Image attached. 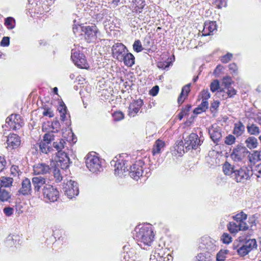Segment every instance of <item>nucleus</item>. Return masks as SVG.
Returning <instances> with one entry per match:
<instances>
[{"instance_id": "nucleus-1", "label": "nucleus", "mask_w": 261, "mask_h": 261, "mask_svg": "<svg viewBox=\"0 0 261 261\" xmlns=\"http://www.w3.org/2000/svg\"><path fill=\"white\" fill-rule=\"evenodd\" d=\"M135 239L138 245L145 249L151 245L154 237L152 227L151 225L146 224L140 228L136 227Z\"/></svg>"}, {"instance_id": "nucleus-2", "label": "nucleus", "mask_w": 261, "mask_h": 261, "mask_svg": "<svg viewBox=\"0 0 261 261\" xmlns=\"http://www.w3.org/2000/svg\"><path fill=\"white\" fill-rule=\"evenodd\" d=\"M132 163V156L125 153L116 156L111 162V165L114 167L115 175L119 176H122L128 171V167Z\"/></svg>"}, {"instance_id": "nucleus-3", "label": "nucleus", "mask_w": 261, "mask_h": 261, "mask_svg": "<svg viewBox=\"0 0 261 261\" xmlns=\"http://www.w3.org/2000/svg\"><path fill=\"white\" fill-rule=\"evenodd\" d=\"M65 144L66 141L64 139H60L53 143V147L58 151L57 156L58 160L56 161L57 165L62 170L68 168L70 164L68 156L65 151H62V149L65 148Z\"/></svg>"}, {"instance_id": "nucleus-4", "label": "nucleus", "mask_w": 261, "mask_h": 261, "mask_svg": "<svg viewBox=\"0 0 261 261\" xmlns=\"http://www.w3.org/2000/svg\"><path fill=\"white\" fill-rule=\"evenodd\" d=\"M86 165L89 170L94 173H97L103 170L102 160L95 152L90 153L87 155Z\"/></svg>"}, {"instance_id": "nucleus-5", "label": "nucleus", "mask_w": 261, "mask_h": 261, "mask_svg": "<svg viewBox=\"0 0 261 261\" xmlns=\"http://www.w3.org/2000/svg\"><path fill=\"white\" fill-rule=\"evenodd\" d=\"M232 80L230 77L226 76L223 77L221 86L220 90L218 91V96H222L223 99H226L228 97H231L236 94V90L231 85Z\"/></svg>"}, {"instance_id": "nucleus-6", "label": "nucleus", "mask_w": 261, "mask_h": 261, "mask_svg": "<svg viewBox=\"0 0 261 261\" xmlns=\"http://www.w3.org/2000/svg\"><path fill=\"white\" fill-rule=\"evenodd\" d=\"M81 28L82 31L84 34L85 39L87 42H95L98 37L100 36V33L95 24L83 25Z\"/></svg>"}, {"instance_id": "nucleus-7", "label": "nucleus", "mask_w": 261, "mask_h": 261, "mask_svg": "<svg viewBox=\"0 0 261 261\" xmlns=\"http://www.w3.org/2000/svg\"><path fill=\"white\" fill-rule=\"evenodd\" d=\"M42 195L44 200L46 202H55L59 197L58 190L50 185H45L43 186Z\"/></svg>"}, {"instance_id": "nucleus-8", "label": "nucleus", "mask_w": 261, "mask_h": 261, "mask_svg": "<svg viewBox=\"0 0 261 261\" xmlns=\"http://www.w3.org/2000/svg\"><path fill=\"white\" fill-rule=\"evenodd\" d=\"M80 48L81 47L79 46L77 48H72L71 58L74 64L77 67L81 68H87L88 66L87 60L85 59V55L80 53Z\"/></svg>"}, {"instance_id": "nucleus-9", "label": "nucleus", "mask_w": 261, "mask_h": 261, "mask_svg": "<svg viewBox=\"0 0 261 261\" xmlns=\"http://www.w3.org/2000/svg\"><path fill=\"white\" fill-rule=\"evenodd\" d=\"M144 162L141 160L136 161L132 165L130 164L128 171L130 176L136 180H138L143 173Z\"/></svg>"}, {"instance_id": "nucleus-10", "label": "nucleus", "mask_w": 261, "mask_h": 261, "mask_svg": "<svg viewBox=\"0 0 261 261\" xmlns=\"http://www.w3.org/2000/svg\"><path fill=\"white\" fill-rule=\"evenodd\" d=\"M63 190L65 194L69 199H72L79 193L77 182L71 179L64 184Z\"/></svg>"}, {"instance_id": "nucleus-11", "label": "nucleus", "mask_w": 261, "mask_h": 261, "mask_svg": "<svg viewBox=\"0 0 261 261\" xmlns=\"http://www.w3.org/2000/svg\"><path fill=\"white\" fill-rule=\"evenodd\" d=\"M256 246V242L255 239H248L241 244L237 249V252L240 256H244Z\"/></svg>"}, {"instance_id": "nucleus-12", "label": "nucleus", "mask_w": 261, "mask_h": 261, "mask_svg": "<svg viewBox=\"0 0 261 261\" xmlns=\"http://www.w3.org/2000/svg\"><path fill=\"white\" fill-rule=\"evenodd\" d=\"M54 140V135L52 133H46L43 140L39 143L40 150L43 153L47 154L51 150V142Z\"/></svg>"}, {"instance_id": "nucleus-13", "label": "nucleus", "mask_w": 261, "mask_h": 261, "mask_svg": "<svg viewBox=\"0 0 261 261\" xmlns=\"http://www.w3.org/2000/svg\"><path fill=\"white\" fill-rule=\"evenodd\" d=\"M184 145L187 150L196 149L200 145L201 140L195 133H192L184 139Z\"/></svg>"}, {"instance_id": "nucleus-14", "label": "nucleus", "mask_w": 261, "mask_h": 261, "mask_svg": "<svg viewBox=\"0 0 261 261\" xmlns=\"http://www.w3.org/2000/svg\"><path fill=\"white\" fill-rule=\"evenodd\" d=\"M6 123L10 128L16 130L19 129L23 124V121L20 116L18 114H12L7 118Z\"/></svg>"}, {"instance_id": "nucleus-15", "label": "nucleus", "mask_w": 261, "mask_h": 261, "mask_svg": "<svg viewBox=\"0 0 261 261\" xmlns=\"http://www.w3.org/2000/svg\"><path fill=\"white\" fill-rule=\"evenodd\" d=\"M249 152L246 147L238 145L233 148L230 154L231 158L235 162L241 161Z\"/></svg>"}, {"instance_id": "nucleus-16", "label": "nucleus", "mask_w": 261, "mask_h": 261, "mask_svg": "<svg viewBox=\"0 0 261 261\" xmlns=\"http://www.w3.org/2000/svg\"><path fill=\"white\" fill-rule=\"evenodd\" d=\"M112 55L114 58L122 61V57L127 51L126 46L121 43L114 44L112 48Z\"/></svg>"}, {"instance_id": "nucleus-17", "label": "nucleus", "mask_w": 261, "mask_h": 261, "mask_svg": "<svg viewBox=\"0 0 261 261\" xmlns=\"http://www.w3.org/2000/svg\"><path fill=\"white\" fill-rule=\"evenodd\" d=\"M200 247L208 251H213L216 249V241L208 236H204L201 238Z\"/></svg>"}, {"instance_id": "nucleus-18", "label": "nucleus", "mask_w": 261, "mask_h": 261, "mask_svg": "<svg viewBox=\"0 0 261 261\" xmlns=\"http://www.w3.org/2000/svg\"><path fill=\"white\" fill-rule=\"evenodd\" d=\"M51 168L45 163H38L33 166V173L35 175H46L49 174Z\"/></svg>"}, {"instance_id": "nucleus-19", "label": "nucleus", "mask_w": 261, "mask_h": 261, "mask_svg": "<svg viewBox=\"0 0 261 261\" xmlns=\"http://www.w3.org/2000/svg\"><path fill=\"white\" fill-rule=\"evenodd\" d=\"M249 170H248L247 168L236 169L234 173L232 174V178H233L238 182H243L249 178Z\"/></svg>"}, {"instance_id": "nucleus-20", "label": "nucleus", "mask_w": 261, "mask_h": 261, "mask_svg": "<svg viewBox=\"0 0 261 261\" xmlns=\"http://www.w3.org/2000/svg\"><path fill=\"white\" fill-rule=\"evenodd\" d=\"M143 105V101L138 99L132 101L128 107V115L130 117H134L139 112L141 108Z\"/></svg>"}, {"instance_id": "nucleus-21", "label": "nucleus", "mask_w": 261, "mask_h": 261, "mask_svg": "<svg viewBox=\"0 0 261 261\" xmlns=\"http://www.w3.org/2000/svg\"><path fill=\"white\" fill-rule=\"evenodd\" d=\"M211 139L215 143H218L222 137L221 129L217 125H212L208 129Z\"/></svg>"}, {"instance_id": "nucleus-22", "label": "nucleus", "mask_w": 261, "mask_h": 261, "mask_svg": "<svg viewBox=\"0 0 261 261\" xmlns=\"http://www.w3.org/2000/svg\"><path fill=\"white\" fill-rule=\"evenodd\" d=\"M228 229L231 233L236 234L238 231L245 230L248 228L246 223L240 224L236 222H230L227 225Z\"/></svg>"}, {"instance_id": "nucleus-23", "label": "nucleus", "mask_w": 261, "mask_h": 261, "mask_svg": "<svg viewBox=\"0 0 261 261\" xmlns=\"http://www.w3.org/2000/svg\"><path fill=\"white\" fill-rule=\"evenodd\" d=\"M20 137L16 134H10L7 140V147L14 149L17 148L20 145Z\"/></svg>"}, {"instance_id": "nucleus-24", "label": "nucleus", "mask_w": 261, "mask_h": 261, "mask_svg": "<svg viewBox=\"0 0 261 261\" xmlns=\"http://www.w3.org/2000/svg\"><path fill=\"white\" fill-rule=\"evenodd\" d=\"M46 179L42 176H35L32 179V182L35 192H39L41 188L46 184Z\"/></svg>"}, {"instance_id": "nucleus-25", "label": "nucleus", "mask_w": 261, "mask_h": 261, "mask_svg": "<svg viewBox=\"0 0 261 261\" xmlns=\"http://www.w3.org/2000/svg\"><path fill=\"white\" fill-rule=\"evenodd\" d=\"M217 30V24L215 21H205L202 32V36L211 35V33Z\"/></svg>"}, {"instance_id": "nucleus-26", "label": "nucleus", "mask_w": 261, "mask_h": 261, "mask_svg": "<svg viewBox=\"0 0 261 261\" xmlns=\"http://www.w3.org/2000/svg\"><path fill=\"white\" fill-rule=\"evenodd\" d=\"M32 192L31 182L30 180L25 178L23 180L21 183V187L19 190V192L23 195L30 194Z\"/></svg>"}, {"instance_id": "nucleus-27", "label": "nucleus", "mask_w": 261, "mask_h": 261, "mask_svg": "<svg viewBox=\"0 0 261 261\" xmlns=\"http://www.w3.org/2000/svg\"><path fill=\"white\" fill-rule=\"evenodd\" d=\"M165 147V143L164 141L161 139L156 140L152 149L153 155L160 154L164 150Z\"/></svg>"}, {"instance_id": "nucleus-28", "label": "nucleus", "mask_w": 261, "mask_h": 261, "mask_svg": "<svg viewBox=\"0 0 261 261\" xmlns=\"http://www.w3.org/2000/svg\"><path fill=\"white\" fill-rule=\"evenodd\" d=\"M245 131V126L243 123L239 121L234 124L232 133L236 137L242 136Z\"/></svg>"}, {"instance_id": "nucleus-29", "label": "nucleus", "mask_w": 261, "mask_h": 261, "mask_svg": "<svg viewBox=\"0 0 261 261\" xmlns=\"http://www.w3.org/2000/svg\"><path fill=\"white\" fill-rule=\"evenodd\" d=\"M145 6V1L143 0H135L132 5L133 12L141 13L143 9Z\"/></svg>"}, {"instance_id": "nucleus-30", "label": "nucleus", "mask_w": 261, "mask_h": 261, "mask_svg": "<svg viewBox=\"0 0 261 261\" xmlns=\"http://www.w3.org/2000/svg\"><path fill=\"white\" fill-rule=\"evenodd\" d=\"M245 143L246 147L250 149L256 148L258 145L257 139L253 136L247 138L245 141Z\"/></svg>"}, {"instance_id": "nucleus-31", "label": "nucleus", "mask_w": 261, "mask_h": 261, "mask_svg": "<svg viewBox=\"0 0 261 261\" xmlns=\"http://www.w3.org/2000/svg\"><path fill=\"white\" fill-rule=\"evenodd\" d=\"M122 58V61H123L124 64L128 67L132 66L135 63V57L131 53H126Z\"/></svg>"}, {"instance_id": "nucleus-32", "label": "nucleus", "mask_w": 261, "mask_h": 261, "mask_svg": "<svg viewBox=\"0 0 261 261\" xmlns=\"http://www.w3.org/2000/svg\"><path fill=\"white\" fill-rule=\"evenodd\" d=\"M191 84H189L186 86H185L181 90V93L179 96L178 98V102L179 103H182L184 100L186 99V97L188 96V93H189L190 89Z\"/></svg>"}, {"instance_id": "nucleus-33", "label": "nucleus", "mask_w": 261, "mask_h": 261, "mask_svg": "<svg viewBox=\"0 0 261 261\" xmlns=\"http://www.w3.org/2000/svg\"><path fill=\"white\" fill-rule=\"evenodd\" d=\"M162 253L163 251L161 249L154 250L150 255V261H164Z\"/></svg>"}, {"instance_id": "nucleus-34", "label": "nucleus", "mask_w": 261, "mask_h": 261, "mask_svg": "<svg viewBox=\"0 0 261 261\" xmlns=\"http://www.w3.org/2000/svg\"><path fill=\"white\" fill-rule=\"evenodd\" d=\"M11 194L8 191L1 188L0 186V201L2 202H10Z\"/></svg>"}, {"instance_id": "nucleus-35", "label": "nucleus", "mask_w": 261, "mask_h": 261, "mask_svg": "<svg viewBox=\"0 0 261 261\" xmlns=\"http://www.w3.org/2000/svg\"><path fill=\"white\" fill-rule=\"evenodd\" d=\"M13 182V179L10 177L2 176L0 178V186L1 188L3 187H10Z\"/></svg>"}, {"instance_id": "nucleus-36", "label": "nucleus", "mask_w": 261, "mask_h": 261, "mask_svg": "<svg viewBox=\"0 0 261 261\" xmlns=\"http://www.w3.org/2000/svg\"><path fill=\"white\" fill-rule=\"evenodd\" d=\"M208 103L207 100H202L201 104L194 110V113L199 114L202 112L205 111L207 109Z\"/></svg>"}, {"instance_id": "nucleus-37", "label": "nucleus", "mask_w": 261, "mask_h": 261, "mask_svg": "<svg viewBox=\"0 0 261 261\" xmlns=\"http://www.w3.org/2000/svg\"><path fill=\"white\" fill-rule=\"evenodd\" d=\"M223 170L225 174L230 175L232 177V174L234 173L236 171L233 167L227 162L225 163L223 165Z\"/></svg>"}, {"instance_id": "nucleus-38", "label": "nucleus", "mask_w": 261, "mask_h": 261, "mask_svg": "<svg viewBox=\"0 0 261 261\" xmlns=\"http://www.w3.org/2000/svg\"><path fill=\"white\" fill-rule=\"evenodd\" d=\"M247 129L248 133L251 135L257 136L260 133L259 127L254 124L248 125Z\"/></svg>"}, {"instance_id": "nucleus-39", "label": "nucleus", "mask_w": 261, "mask_h": 261, "mask_svg": "<svg viewBox=\"0 0 261 261\" xmlns=\"http://www.w3.org/2000/svg\"><path fill=\"white\" fill-rule=\"evenodd\" d=\"M233 218L235 222L238 223H246L244 221H245L247 219V215L244 212H242L233 216Z\"/></svg>"}, {"instance_id": "nucleus-40", "label": "nucleus", "mask_w": 261, "mask_h": 261, "mask_svg": "<svg viewBox=\"0 0 261 261\" xmlns=\"http://www.w3.org/2000/svg\"><path fill=\"white\" fill-rule=\"evenodd\" d=\"M5 25L9 30H12L15 27V20L12 17H9L5 19Z\"/></svg>"}, {"instance_id": "nucleus-41", "label": "nucleus", "mask_w": 261, "mask_h": 261, "mask_svg": "<svg viewBox=\"0 0 261 261\" xmlns=\"http://www.w3.org/2000/svg\"><path fill=\"white\" fill-rule=\"evenodd\" d=\"M249 161L251 163H255V162L261 160L259 151H254L252 153L250 154L248 156Z\"/></svg>"}, {"instance_id": "nucleus-42", "label": "nucleus", "mask_w": 261, "mask_h": 261, "mask_svg": "<svg viewBox=\"0 0 261 261\" xmlns=\"http://www.w3.org/2000/svg\"><path fill=\"white\" fill-rule=\"evenodd\" d=\"M221 88V85H220L218 80H216L212 82L210 85V89L212 92H215L220 90ZM218 94V93H217Z\"/></svg>"}, {"instance_id": "nucleus-43", "label": "nucleus", "mask_w": 261, "mask_h": 261, "mask_svg": "<svg viewBox=\"0 0 261 261\" xmlns=\"http://www.w3.org/2000/svg\"><path fill=\"white\" fill-rule=\"evenodd\" d=\"M228 251L227 250H221L217 254L216 259L217 261H224Z\"/></svg>"}, {"instance_id": "nucleus-44", "label": "nucleus", "mask_w": 261, "mask_h": 261, "mask_svg": "<svg viewBox=\"0 0 261 261\" xmlns=\"http://www.w3.org/2000/svg\"><path fill=\"white\" fill-rule=\"evenodd\" d=\"M196 261H212V258L209 253L206 254L203 253H200L196 256Z\"/></svg>"}, {"instance_id": "nucleus-45", "label": "nucleus", "mask_w": 261, "mask_h": 261, "mask_svg": "<svg viewBox=\"0 0 261 261\" xmlns=\"http://www.w3.org/2000/svg\"><path fill=\"white\" fill-rule=\"evenodd\" d=\"M252 174L255 175L257 178H261V164H257L252 167Z\"/></svg>"}, {"instance_id": "nucleus-46", "label": "nucleus", "mask_w": 261, "mask_h": 261, "mask_svg": "<svg viewBox=\"0 0 261 261\" xmlns=\"http://www.w3.org/2000/svg\"><path fill=\"white\" fill-rule=\"evenodd\" d=\"M226 3L227 0H213V4L219 9L226 7Z\"/></svg>"}, {"instance_id": "nucleus-47", "label": "nucleus", "mask_w": 261, "mask_h": 261, "mask_svg": "<svg viewBox=\"0 0 261 261\" xmlns=\"http://www.w3.org/2000/svg\"><path fill=\"white\" fill-rule=\"evenodd\" d=\"M61 172V170L57 168H55L54 170V175L57 182H60L62 180L63 177Z\"/></svg>"}, {"instance_id": "nucleus-48", "label": "nucleus", "mask_w": 261, "mask_h": 261, "mask_svg": "<svg viewBox=\"0 0 261 261\" xmlns=\"http://www.w3.org/2000/svg\"><path fill=\"white\" fill-rule=\"evenodd\" d=\"M133 49L137 53H139L143 50V47L141 41L139 40H136L133 44Z\"/></svg>"}, {"instance_id": "nucleus-49", "label": "nucleus", "mask_w": 261, "mask_h": 261, "mask_svg": "<svg viewBox=\"0 0 261 261\" xmlns=\"http://www.w3.org/2000/svg\"><path fill=\"white\" fill-rule=\"evenodd\" d=\"M172 64L170 61H161L157 63V66L158 68L166 69L168 68Z\"/></svg>"}, {"instance_id": "nucleus-50", "label": "nucleus", "mask_w": 261, "mask_h": 261, "mask_svg": "<svg viewBox=\"0 0 261 261\" xmlns=\"http://www.w3.org/2000/svg\"><path fill=\"white\" fill-rule=\"evenodd\" d=\"M232 57V54L228 53L221 58V61L223 63H227L231 60Z\"/></svg>"}, {"instance_id": "nucleus-51", "label": "nucleus", "mask_w": 261, "mask_h": 261, "mask_svg": "<svg viewBox=\"0 0 261 261\" xmlns=\"http://www.w3.org/2000/svg\"><path fill=\"white\" fill-rule=\"evenodd\" d=\"M113 117L115 121H118L122 120L124 118V114L122 112L118 111L115 112L113 114Z\"/></svg>"}, {"instance_id": "nucleus-52", "label": "nucleus", "mask_w": 261, "mask_h": 261, "mask_svg": "<svg viewBox=\"0 0 261 261\" xmlns=\"http://www.w3.org/2000/svg\"><path fill=\"white\" fill-rule=\"evenodd\" d=\"M236 138L234 136L229 135L225 138V143L227 145H230L235 143Z\"/></svg>"}, {"instance_id": "nucleus-53", "label": "nucleus", "mask_w": 261, "mask_h": 261, "mask_svg": "<svg viewBox=\"0 0 261 261\" xmlns=\"http://www.w3.org/2000/svg\"><path fill=\"white\" fill-rule=\"evenodd\" d=\"M10 171L11 174L14 176L18 175L19 174V172H20L18 166L16 165H12L11 167Z\"/></svg>"}, {"instance_id": "nucleus-54", "label": "nucleus", "mask_w": 261, "mask_h": 261, "mask_svg": "<svg viewBox=\"0 0 261 261\" xmlns=\"http://www.w3.org/2000/svg\"><path fill=\"white\" fill-rule=\"evenodd\" d=\"M229 70L230 72L234 74H237L238 73V68L237 65L236 63H231L228 66Z\"/></svg>"}, {"instance_id": "nucleus-55", "label": "nucleus", "mask_w": 261, "mask_h": 261, "mask_svg": "<svg viewBox=\"0 0 261 261\" xmlns=\"http://www.w3.org/2000/svg\"><path fill=\"white\" fill-rule=\"evenodd\" d=\"M138 19L143 23H146L149 20V17L148 15H145V13H139Z\"/></svg>"}, {"instance_id": "nucleus-56", "label": "nucleus", "mask_w": 261, "mask_h": 261, "mask_svg": "<svg viewBox=\"0 0 261 261\" xmlns=\"http://www.w3.org/2000/svg\"><path fill=\"white\" fill-rule=\"evenodd\" d=\"M3 212L7 217H10L13 214L14 209L11 207H6L3 210Z\"/></svg>"}, {"instance_id": "nucleus-57", "label": "nucleus", "mask_w": 261, "mask_h": 261, "mask_svg": "<svg viewBox=\"0 0 261 261\" xmlns=\"http://www.w3.org/2000/svg\"><path fill=\"white\" fill-rule=\"evenodd\" d=\"M231 237L229 234L224 233L222 236V240L223 242L225 244H229L231 242Z\"/></svg>"}, {"instance_id": "nucleus-58", "label": "nucleus", "mask_w": 261, "mask_h": 261, "mask_svg": "<svg viewBox=\"0 0 261 261\" xmlns=\"http://www.w3.org/2000/svg\"><path fill=\"white\" fill-rule=\"evenodd\" d=\"M200 95L202 100H207L210 97V93L208 90H202V91L201 92Z\"/></svg>"}, {"instance_id": "nucleus-59", "label": "nucleus", "mask_w": 261, "mask_h": 261, "mask_svg": "<svg viewBox=\"0 0 261 261\" xmlns=\"http://www.w3.org/2000/svg\"><path fill=\"white\" fill-rule=\"evenodd\" d=\"M259 215L258 214H255L251 216L249 218V222L253 225H255L256 221L258 218Z\"/></svg>"}, {"instance_id": "nucleus-60", "label": "nucleus", "mask_w": 261, "mask_h": 261, "mask_svg": "<svg viewBox=\"0 0 261 261\" xmlns=\"http://www.w3.org/2000/svg\"><path fill=\"white\" fill-rule=\"evenodd\" d=\"M42 114L44 116H48L49 117H52L54 115V113L51 110L48 108H45Z\"/></svg>"}, {"instance_id": "nucleus-61", "label": "nucleus", "mask_w": 261, "mask_h": 261, "mask_svg": "<svg viewBox=\"0 0 261 261\" xmlns=\"http://www.w3.org/2000/svg\"><path fill=\"white\" fill-rule=\"evenodd\" d=\"M61 119L64 121L66 119V108L65 107L60 110Z\"/></svg>"}, {"instance_id": "nucleus-62", "label": "nucleus", "mask_w": 261, "mask_h": 261, "mask_svg": "<svg viewBox=\"0 0 261 261\" xmlns=\"http://www.w3.org/2000/svg\"><path fill=\"white\" fill-rule=\"evenodd\" d=\"M10 43V38L9 37H4L1 42V45L2 46H8Z\"/></svg>"}, {"instance_id": "nucleus-63", "label": "nucleus", "mask_w": 261, "mask_h": 261, "mask_svg": "<svg viewBox=\"0 0 261 261\" xmlns=\"http://www.w3.org/2000/svg\"><path fill=\"white\" fill-rule=\"evenodd\" d=\"M159 91V86H155L149 91V94L151 96H155L158 94Z\"/></svg>"}, {"instance_id": "nucleus-64", "label": "nucleus", "mask_w": 261, "mask_h": 261, "mask_svg": "<svg viewBox=\"0 0 261 261\" xmlns=\"http://www.w3.org/2000/svg\"><path fill=\"white\" fill-rule=\"evenodd\" d=\"M6 165V161L5 159L3 157L0 156V172L4 170Z\"/></svg>"}]
</instances>
